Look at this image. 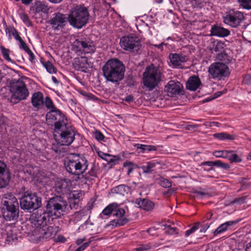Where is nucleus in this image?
I'll return each mask as SVG.
<instances>
[{
    "instance_id": "1",
    "label": "nucleus",
    "mask_w": 251,
    "mask_h": 251,
    "mask_svg": "<svg viewBox=\"0 0 251 251\" xmlns=\"http://www.w3.org/2000/svg\"><path fill=\"white\" fill-rule=\"evenodd\" d=\"M50 217H51V215L48 211H37L33 216L32 224L34 228L32 231V234L37 240L49 239L56 234L55 229L47 225Z\"/></svg>"
},
{
    "instance_id": "2",
    "label": "nucleus",
    "mask_w": 251,
    "mask_h": 251,
    "mask_svg": "<svg viewBox=\"0 0 251 251\" xmlns=\"http://www.w3.org/2000/svg\"><path fill=\"white\" fill-rule=\"evenodd\" d=\"M68 172L77 176V179H81V182L87 180L83 174L87 170L88 162L84 156L74 154L67 157L64 163Z\"/></svg>"
},
{
    "instance_id": "3",
    "label": "nucleus",
    "mask_w": 251,
    "mask_h": 251,
    "mask_svg": "<svg viewBox=\"0 0 251 251\" xmlns=\"http://www.w3.org/2000/svg\"><path fill=\"white\" fill-rule=\"evenodd\" d=\"M105 79L112 83H118L124 77L125 67L123 63L118 59L108 60L102 68Z\"/></svg>"
},
{
    "instance_id": "4",
    "label": "nucleus",
    "mask_w": 251,
    "mask_h": 251,
    "mask_svg": "<svg viewBox=\"0 0 251 251\" xmlns=\"http://www.w3.org/2000/svg\"><path fill=\"white\" fill-rule=\"evenodd\" d=\"M125 213V210L116 202L108 205L101 212V214L104 216H109L112 215L115 218L111 221V225L115 226H122L128 222Z\"/></svg>"
},
{
    "instance_id": "5",
    "label": "nucleus",
    "mask_w": 251,
    "mask_h": 251,
    "mask_svg": "<svg viewBox=\"0 0 251 251\" xmlns=\"http://www.w3.org/2000/svg\"><path fill=\"white\" fill-rule=\"evenodd\" d=\"M89 17V14L86 7L77 5L71 11L68 20L73 27L81 28L86 25Z\"/></svg>"
},
{
    "instance_id": "6",
    "label": "nucleus",
    "mask_w": 251,
    "mask_h": 251,
    "mask_svg": "<svg viewBox=\"0 0 251 251\" xmlns=\"http://www.w3.org/2000/svg\"><path fill=\"white\" fill-rule=\"evenodd\" d=\"M54 138L56 142L62 146L71 145L75 139V132L71 125L68 123L63 125L57 124Z\"/></svg>"
},
{
    "instance_id": "7",
    "label": "nucleus",
    "mask_w": 251,
    "mask_h": 251,
    "mask_svg": "<svg viewBox=\"0 0 251 251\" xmlns=\"http://www.w3.org/2000/svg\"><path fill=\"white\" fill-rule=\"evenodd\" d=\"M160 70L151 64L146 68L143 73V82L146 90L151 91L158 86L161 80Z\"/></svg>"
},
{
    "instance_id": "8",
    "label": "nucleus",
    "mask_w": 251,
    "mask_h": 251,
    "mask_svg": "<svg viewBox=\"0 0 251 251\" xmlns=\"http://www.w3.org/2000/svg\"><path fill=\"white\" fill-rule=\"evenodd\" d=\"M9 91L11 94V100L14 103L26 99L29 92L24 81L19 79H14L10 83Z\"/></svg>"
},
{
    "instance_id": "9",
    "label": "nucleus",
    "mask_w": 251,
    "mask_h": 251,
    "mask_svg": "<svg viewBox=\"0 0 251 251\" xmlns=\"http://www.w3.org/2000/svg\"><path fill=\"white\" fill-rule=\"evenodd\" d=\"M68 203L62 197L55 196L49 199L47 204V210L52 219L59 218L65 212Z\"/></svg>"
},
{
    "instance_id": "10",
    "label": "nucleus",
    "mask_w": 251,
    "mask_h": 251,
    "mask_svg": "<svg viewBox=\"0 0 251 251\" xmlns=\"http://www.w3.org/2000/svg\"><path fill=\"white\" fill-rule=\"evenodd\" d=\"M20 202L21 208L26 210L37 209L42 205L41 198L28 191L24 193Z\"/></svg>"
},
{
    "instance_id": "11",
    "label": "nucleus",
    "mask_w": 251,
    "mask_h": 251,
    "mask_svg": "<svg viewBox=\"0 0 251 251\" xmlns=\"http://www.w3.org/2000/svg\"><path fill=\"white\" fill-rule=\"evenodd\" d=\"M223 19L225 24L232 28H237L244 22L245 16L243 12L231 9L226 13Z\"/></svg>"
},
{
    "instance_id": "12",
    "label": "nucleus",
    "mask_w": 251,
    "mask_h": 251,
    "mask_svg": "<svg viewBox=\"0 0 251 251\" xmlns=\"http://www.w3.org/2000/svg\"><path fill=\"white\" fill-rule=\"evenodd\" d=\"M72 49L78 54L93 53L96 48L94 43L89 39H77L72 45Z\"/></svg>"
},
{
    "instance_id": "13",
    "label": "nucleus",
    "mask_w": 251,
    "mask_h": 251,
    "mask_svg": "<svg viewBox=\"0 0 251 251\" xmlns=\"http://www.w3.org/2000/svg\"><path fill=\"white\" fill-rule=\"evenodd\" d=\"M120 44L124 50L130 52H137L141 46L138 38L132 35L122 37Z\"/></svg>"
},
{
    "instance_id": "14",
    "label": "nucleus",
    "mask_w": 251,
    "mask_h": 251,
    "mask_svg": "<svg viewBox=\"0 0 251 251\" xmlns=\"http://www.w3.org/2000/svg\"><path fill=\"white\" fill-rule=\"evenodd\" d=\"M208 72L213 78L221 79L229 75L228 67L224 63L216 62L212 64L208 69Z\"/></svg>"
},
{
    "instance_id": "15",
    "label": "nucleus",
    "mask_w": 251,
    "mask_h": 251,
    "mask_svg": "<svg viewBox=\"0 0 251 251\" xmlns=\"http://www.w3.org/2000/svg\"><path fill=\"white\" fill-rule=\"evenodd\" d=\"M46 121L48 125H54L56 129L57 124L63 125L68 123L67 118L59 109L50 110L46 115Z\"/></svg>"
},
{
    "instance_id": "16",
    "label": "nucleus",
    "mask_w": 251,
    "mask_h": 251,
    "mask_svg": "<svg viewBox=\"0 0 251 251\" xmlns=\"http://www.w3.org/2000/svg\"><path fill=\"white\" fill-rule=\"evenodd\" d=\"M67 19L68 17L66 15L60 12H55L52 14L47 23L53 30H59L64 27L67 22Z\"/></svg>"
},
{
    "instance_id": "17",
    "label": "nucleus",
    "mask_w": 251,
    "mask_h": 251,
    "mask_svg": "<svg viewBox=\"0 0 251 251\" xmlns=\"http://www.w3.org/2000/svg\"><path fill=\"white\" fill-rule=\"evenodd\" d=\"M10 179V173L6 164L0 160V188L7 185Z\"/></svg>"
},
{
    "instance_id": "18",
    "label": "nucleus",
    "mask_w": 251,
    "mask_h": 251,
    "mask_svg": "<svg viewBox=\"0 0 251 251\" xmlns=\"http://www.w3.org/2000/svg\"><path fill=\"white\" fill-rule=\"evenodd\" d=\"M70 183L66 179H56L53 189L58 194L64 195L70 192Z\"/></svg>"
},
{
    "instance_id": "19",
    "label": "nucleus",
    "mask_w": 251,
    "mask_h": 251,
    "mask_svg": "<svg viewBox=\"0 0 251 251\" xmlns=\"http://www.w3.org/2000/svg\"><path fill=\"white\" fill-rule=\"evenodd\" d=\"M82 199V193L81 191H73L70 193L68 198L70 207L71 209H77L80 206Z\"/></svg>"
},
{
    "instance_id": "20",
    "label": "nucleus",
    "mask_w": 251,
    "mask_h": 251,
    "mask_svg": "<svg viewBox=\"0 0 251 251\" xmlns=\"http://www.w3.org/2000/svg\"><path fill=\"white\" fill-rule=\"evenodd\" d=\"M182 88V85L179 81L171 80L165 86V91L167 92L169 96L173 97L179 94Z\"/></svg>"
},
{
    "instance_id": "21",
    "label": "nucleus",
    "mask_w": 251,
    "mask_h": 251,
    "mask_svg": "<svg viewBox=\"0 0 251 251\" xmlns=\"http://www.w3.org/2000/svg\"><path fill=\"white\" fill-rule=\"evenodd\" d=\"M169 58L173 68H181L182 64L188 60L186 55L178 53H170Z\"/></svg>"
},
{
    "instance_id": "22",
    "label": "nucleus",
    "mask_w": 251,
    "mask_h": 251,
    "mask_svg": "<svg viewBox=\"0 0 251 251\" xmlns=\"http://www.w3.org/2000/svg\"><path fill=\"white\" fill-rule=\"evenodd\" d=\"M31 102L33 107L37 110L44 107V98L43 94L40 92H34L31 98Z\"/></svg>"
},
{
    "instance_id": "23",
    "label": "nucleus",
    "mask_w": 251,
    "mask_h": 251,
    "mask_svg": "<svg viewBox=\"0 0 251 251\" xmlns=\"http://www.w3.org/2000/svg\"><path fill=\"white\" fill-rule=\"evenodd\" d=\"M3 208L19 207V202L12 194H5L2 198Z\"/></svg>"
},
{
    "instance_id": "24",
    "label": "nucleus",
    "mask_w": 251,
    "mask_h": 251,
    "mask_svg": "<svg viewBox=\"0 0 251 251\" xmlns=\"http://www.w3.org/2000/svg\"><path fill=\"white\" fill-rule=\"evenodd\" d=\"M2 210L3 217L6 221L15 220L19 217V207L3 208Z\"/></svg>"
},
{
    "instance_id": "25",
    "label": "nucleus",
    "mask_w": 251,
    "mask_h": 251,
    "mask_svg": "<svg viewBox=\"0 0 251 251\" xmlns=\"http://www.w3.org/2000/svg\"><path fill=\"white\" fill-rule=\"evenodd\" d=\"M30 10L35 14L40 12L48 14L50 10V7L44 2L36 1L34 5L30 8Z\"/></svg>"
},
{
    "instance_id": "26",
    "label": "nucleus",
    "mask_w": 251,
    "mask_h": 251,
    "mask_svg": "<svg viewBox=\"0 0 251 251\" xmlns=\"http://www.w3.org/2000/svg\"><path fill=\"white\" fill-rule=\"evenodd\" d=\"M211 35L220 37H227L230 35V31L218 25H213L210 29Z\"/></svg>"
},
{
    "instance_id": "27",
    "label": "nucleus",
    "mask_w": 251,
    "mask_h": 251,
    "mask_svg": "<svg viewBox=\"0 0 251 251\" xmlns=\"http://www.w3.org/2000/svg\"><path fill=\"white\" fill-rule=\"evenodd\" d=\"M201 85V79L198 76L193 75L188 79L186 87L188 90L195 91L200 88Z\"/></svg>"
},
{
    "instance_id": "28",
    "label": "nucleus",
    "mask_w": 251,
    "mask_h": 251,
    "mask_svg": "<svg viewBox=\"0 0 251 251\" xmlns=\"http://www.w3.org/2000/svg\"><path fill=\"white\" fill-rule=\"evenodd\" d=\"M226 47L225 42L218 40H211L209 45V50L216 52H222Z\"/></svg>"
},
{
    "instance_id": "29",
    "label": "nucleus",
    "mask_w": 251,
    "mask_h": 251,
    "mask_svg": "<svg viewBox=\"0 0 251 251\" xmlns=\"http://www.w3.org/2000/svg\"><path fill=\"white\" fill-rule=\"evenodd\" d=\"M136 203L140 208L147 211H151L154 207V203L146 199H138Z\"/></svg>"
},
{
    "instance_id": "30",
    "label": "nucleus",
    "mask_w": 251,
    "mask_h": 251,
    "mask_svg": "<svg viewBox=\"0 0 251 251\" xmlns=\"http://www.w3.org/2000/svg\"><path fill=\"white\" fill-rule=\"evenodd\" d=\"M75 64L77 67L78 70L85 71L90 65L88 63V58L86 57H80L75 59Z\"/></svg>"
},
{
    "instance_id": "31",
    "label": "nucleus",
    "mask_w": 251,
    "mask_h": 251,
    "mask_svg": "<svg viewBox=\"0 0 251 251\" xmlns=\"http://www.w3.org/2000/svg\"><path fill=\"white\" fill-rule=\"evenodd\" d=\"M134 146L137 149L139 153H145L157 150V147L152 145H147L140 144H135Z\"/></svg>"
},
{
    "instance_id": "32",
    "label": "nucleus",
    "mask_w": 251,
    "mask_h": 251,
    "mask_svg": "<svg viewBox=\"0 0 251 251\" xmlns=\"http://www.w3.org/2000/svg\"><path fill=\"white\" fill-rule=\"evenodd\" d=\"M235 223L234 221H228L222 224L214 231V235H217L226 231L229 226L234 225Z\"/></svg>"
},
{
    "instance_id": "33",
    "label": "nucleus",
    "mask_w": 251,
    "mask_h": 251,
    "mask_svg": "<svg viewBox=\"0 0 251 251\" xmlns=\"http://www.w3.org/2000/svg\"><path fill=\"white\" fill-rule=\"evenodd\" d=\"M5 240L8 244H15L17 240V236L13 230H8L5 237Z\"/></svg>"
},
{
    "instance_id": "34",
    "label": "nucleus",
    "mask_w": 251,
    "mask_h": 251,
    "mask_svg": "<svg viewBox=\"0 0 251 251\" xmlns=\"http://www.w3.org/2000/svg\"><path fill=\"white\" fill-rule=\"evenodd\" d=\"M129 190L128 186L121 184L119 185L112 189V192L113 193L124 195L125 193H127Z\"/></svg>"
},
{
    "instance_id": "35",
    "label": "nucleus",
    "mask_w": 251,
    "mask_h": 251,
    "mask_svg": "<svg viewBox=\"0 0 251 251\" xmlns=\"http://www.w3.org/2000/svg\"><path fill=\"white\" fill-rule=\"evenodd\" d=\"M213 136L215 138H216L220 140H232L234 139V137L233 135L229 134L226 132L215 133L214 134Z\"/></svg>"
},
{
    "instance_id": "36",
    "label": "nucleus",
    "mask_w": 251,
    "mask_h": 251,
    "mask_svg": "<svg viewBox=\"0 0 251 251\" xmlns=\"http://www.w3.org/2000/svg\"><path fill=\"white\" fill-rule=\"evenodd\" d=\"M5 32L6 34H9L10 38H11V33H12L14 38L18 42L22 39L19 35V33L15 28L7 27L5 28Z\"/></svg>"
},
{
    "instance_id": "37",
    "label": "nucleus",
    "mask_w": 251,
    "mask_h": 251,
    "mask_svg": "<svg viewBox=\"0 0 251 251\" xmlns=\"http://www.w3.org/2000/svg\"><path fill=\"white\" fill-rule=\"evenodd\" d=\"M155 164L153 162H149L145 165L141 167L143 172L145 174H149L153 171V169L155 167Z\"/></svg>"
},
{
    "instance_id": "38",
    "label": "nucleus",
    "mask_w": 251,
    "mask_h": 251,
    "mask_svg": "<svg viewBox=\"0 0 251 251\" xmlns=\"http://www.w3.org/2000/svg\"><path fill=\"white\" fill-rule=\"evenodd\" d=\"M92 208L91 206L88 203V205L85 207L82 210L75 212L74 215V218L76 220H79L81 218L85 215V212H87L88 210Z\"/></svg>"
},
{
    "instance_id": "39",
    "label": "nucleus",
    "mask_w": 251,
    "mask_h": 251,
    "mask_svg": "<svg viewBox=\"0 0 251 251\" xmlns=\"http://www.w3.org/2000/svg\"><path fill=\"white\" fill-rule=\"evenodd\" d=\"M42 64L50 74H55L56 73L57 69L50 62H42Z\"/></svg>"
},
{
    "instance_id": "40",
    "label": "nucleus",
    "mask_w": 251,
    "mask_h": 251,
    "mask_svg": "<svg viewBox=\"0 0 251 251\" xmlns=\"http://www.w3.org/2000/svg\"><path fill=\"white\" fill-rule=\"evenodd\" d=\"M229 150L216 151L213 152L212 154L217 158H223L227 159Z\"/></svg>"
},
{
    "instance_id": "41",
    "label": "nucleus",
    "mask_w": 251,
    "mask_h": 251,
    "mask_svg": "<svg viewBox=\"0 0 251 251\" xmlns=\"http://www.w3.org/2000/svg\"><path fill=\"white\" fill-rule=\"evenodd\" d=\"M0 50L1 52L3 58L7 61L13 62L12 60L9 56L10 50L8 49H6L2 46H0Z\"/></svg>"
},
{
    "instance_id": "42",
    "label": "nucleus",
    "mask_w": 251,
    "mask_h": 251,
    "mask_svg": "<svg viewBox=\"0 0 251 251\" xmlns=\"http://www.w3.org/2000/svg\"><path fill=\"white\" fill-rule=\"evenodd\" d=\"M228 159L231 162H240L241 161V158L234 151L229 150V153L228 154Z\"/></svg>"
},
{
    "instance_id": "43",
    "label": "nucleus",
    "mask_w": 251,
    "mask_h": 251,
    "mask_svg": "<svg viewBox=\"0 0 251 251\" xmlns=\"http://www.w3.org/2000/svg\"><path fill=\"white\" fill-rule=\"evenodd\" d=\"M190 4L194 8H199L203 7L205 1L204 0H190Z\"/></svg>"
},
{
    "instance_id": "44",
    "label": "nucleus",
    "mask_w": 251,
    "mask_h": 251,
    "mask_svg": "<svg viewBox=\"0 0 251 251\" xmlns=\"http://www.w3.org/2000/svg\"><path fill=\"white\" fill-rule=\"evenodd\" d=\"M45 106L50 110L57 109L53 104L51 100L48 97H47L44 100V106Z\"/></svg>"
},
{
    "instance_id": "45",
    "label": "nucleus",
    "mask_w": 251,
    "mask_h": 251,
    "mask_svg": "<svg viewBox=\"0 0 251 251\" xmlns=\"http://www.w3.org/2000/svg\"><path fill=\"white\" fill-rule=\"evenodd\" d=\"M19 15L21 19L26 26H30L32 25V23L26 14L25 13H21Z\"/></svg>"
},
{
    "instance_id": "46",
    "label": "nucleus",
    "mask_w": 251,
    "mask_h": 251,
    "mask_svg": "<svg viewBox=\"0 0 251 251\" xmlns=\"http://www.w3.org/2000/svg\"><path fill=\"white\" fill-rule=\"evenodd\" d=\"M238 1L243 8L251 9V0H238Z\"/></svg>"
},
{
    "instance_id": "47",
    "label": "nucleus",
    "mask_w": 251,
    "mask_h": 251,
    "mask_svg": "<svg viewBox=\"0 0 251 251\" xmlns=\"http://www.w3.org/2000/svg\"><path fill=\"white\" fill-rule=\"evenodd\" d=\"M123 166L124 167L127 168L128 176L130 174V173L133 171L134 167H135V164H133V162L128 161L124 162Z\"/></svg>"
},
{
    "instance_id": "48",
    "label": "nucleus",
    "mask_w": 251,
    "mask_h": 251,
    "mask_svg": "<svg viewBox=\"0 0 251 251\" xmlns=\"http://www.w3.org/2000/svg\"><path fill=\"white\" fill-rule=\"evenodd\" d=\"M160 185L164 188H169L172 186V183L169 180L161 178L159 181Z\"/></svg>"
},
{
    "instance_id": "49",
    "label": "nucleus",
    "mask_w": 251,
    "mask_h": 251,
    "mask_svg": "<svg viewBox=\"0 0 251 251\" xmlns=\"http://www.w3.org/2000/svg\"><path fill=\"white\" fill-rule=\"evenodd\" d=\"M215 166H217L219 168L224 169L225 170H228L230 168V166L227 163H225L222 162L220 160L215 161Z\"/></svg>"
},
{
    "instance_id": "50",
    "label": "nucleus",
    "mask_w": 251,
    "mask_h": 251,
    "mask_svg": "<svg viewBox=\"0 0 251 251\" xmlns=\"http://www.w3.org/2000/svg\"><path fill=\"white\" fill-rule=\"evenodd\" d=\"M94 138L99 141H103L104 139V135L100 131L97 130L94 133Z\"/></svg>"
},
{
    "instance_id": "51",
    "label": "nucleus",
    "mask_w": 251,
    "mask_h": 251,
    "mask_svg": "<svg viewBox=\"0 0 251 251\" xmlns=\"http://www.w3.org/2000/svg\"><path fill=\"white\" fill-rule=\"evenodd\" d=\"M199 228V224H195L193 227H192L190 229L186 230L185 231V236L188 237L192 233L195 232L196 230Z\"/></svg>"
},
{
    "instance_id": "52",
    "label": "nucleus",
    "mask_w": 251,
    "mask_h": 251,
    "mask_svg": "<svg viewBox=\"0 0 251 251\" xmlns=\"http://www.w3.org/2000/svg\"><path fill=\"white\" fill-rule=\"evenodd\" d=\"M177 229L176 227H171L169 226L166 230V232H167L169 234L173 235L176 234L177 233Z\"/></svg>"
},
{
    "instance_id": "53",
    "label": "nucleus",
    "mask_w": 251,
    "mask_h": 251,
    "mask_svg": "<svg viewBox=\"0 0 251 251\" xmlns=\"http://www.w3.org/2000/svg\"><path fill=\"white\" fill-rule=\"evenodd\" d=\"M246 200V197L243 196V197H239V198L235 199L232 202L241 204H243L245 202Z\"/></svg>"
},
{
    "instance_id": "54",
    "label": "nucleus",
    "mask_w": 251,
    "mask_h": 251,
    "mask_svg": "<svg viewBox=\"0 0 251 251\" xmlns=\"http://www.w3.org/2000/svg\"><path fill=\"white\" fill-rule=\"evenodd\" d=\"M19 45L20 48L24 50L25 52L30 49L23 39L19 41Z\"/></svg>"
},
{
    "instance_id": "55",
    "label": "nucleus",
    "mask_w": 251,
    "mask_h": 251,
    "mask_svg": "<svg viewBox=\"0 0 251 251\" xmlns=\"http://www.w3.org/2000/svg\"><path fill=\"white\" fill-rule=\"evenodd\" d=\"M243 83L247 85H251V75H246L243 79Z\"/></svg>"
},
{
    "instance_id": "56",
    "label": "nucleus",
    "mask_w": 251,
    "mask_h": 251,
    "mask_svg": "<svg viewBox=\"0 0 251 251\" xmlns=\"http://www.w3.org/2000/svg\"><path fill=\"white\" fill-rule=\"evenodd\" d=\"M215 161H204L201 163V166H208L210 167L215 166Z\"/></svg>"
},
{
    "instance_id": "57",
    "label": "nucleus",
    "mask_w": 251,
    "mask_h": 251,
    "mask_svg": "<svg viewBox=\"0 0 251 251\" xmlns=\"http://www.w3.org/2000/svg\"><path fill=\"white\" fill-rule=\"evenodd\" d=\"M156 229L154 227H153L149 228L147 230V232L150 235L153 236V235H156Z\"/></svg>"
},
{
    "instance_id": "58",
    "label": "nucleus",
    "mask_w": 251,
    "mask_h": 251,
    "mask_svg": "<svg viewBox=\"0 0 251 251\" xmlns=\"http://www.w3.org/2000/svg\"><path fill=\"white\" fill-rule=\"evenodd\" d=\"M26 52L29 55V60L31 61H32L33 60L35 59V56L33 52L31 51V50L29 49Z\"/></svg>"
},
{
    "instance_id": "59",
    "label": "nucleus",
    "mask_w": 251,
    "mask_h": 251,
    "mask_svg": "<svg viewBox=\"0 0 251 251\" xmlns=\"http://www.w3.org/2000/svg\"><path fill=\"white\" fill-rule=\"evenodd\" d=\"M15 1H19L20 0H14ZM22 3L28 5L30 4V3L32 1V0H21Z\"/></svg>"
},
{
    "instance_id": "60",
    "label": "nucleus",
    "mask_w": 251,
    "mask_h": 251,
    "mask_svg": "<svg viewBox=\"0 0 251 251\" xmlns=\"http://www.w3.org/2000/svg\"><path fill=\"white\" fill-rule=\"evenodd\" d=\"M133 100H134V98L132 95H128L125 98L124 100H125L127 102H130L132 101Z\"/></svg>"
},
{
    "instance_id": "61",
    "label": "nucleus",
    "mask_w": 251,
    "mask_h": 251,
    "mask_svg": "<svg viewBox=\"0 0 251 251\" xmlns=\"http://www.w3.org/2000/svg\"><path fill=\"white\" fill-rule=\"evenodd\" d=\"M98 153L99 156L100 158H102V159H105V158H106V157L107 156H109V155H108V154H106V153H104V152H102V151H99V152H98Z\"/></svg>"
},
{
    "instance_id": "62",
    "label": "nucleus",
    "mask_w": 251,
    "mask_h": 251,
    "mask_svg": "<svg viewBox=\"0 0 251 251\" xmlns=\"http://www.w3.org/2000/svg\"><path fill=\"white\" fill-rule=\"evenodd\" d=\"M89 174L90 176H93V177H97V173L95 171V170L93 168H92L90 171L89 172Z\"/></svg>"
},
{
    "instance_id": "63",
    "label": "nucleus",
    "mask_w": 251,
    "mask_h": 251,
    "mask_svg": "<svg viewBox=\"0 0 251 251\" xmlns=\"http://www.w3.org/2000/svg\"><path fill=\"white\" fill-rule=\"evenodd\" d=\"M85 240V237H83L82 238H78L76 241V244L77 245L81 244L83 241Z\"/></svg>"
},
{
    "instance_id": "64",
    "label": "nucleus",
    "mask_w": 251,
    "mask_h": 251,
    "mask_svg": "<svg viewBox=\"0 0 251 251\" xmlns=\"http://www.w3.org/2000/svg\"><path fill=\"white\" fill-rule=\"evenodd\" d=\"M246 251H251V241L247 244Z\"/></svg>"
}]
</instances>
